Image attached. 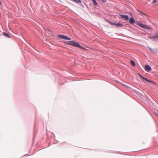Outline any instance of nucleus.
I'll list each match as a JSON object with an SVG mask.
<instances>
[{
    "instance_id": "nucleus-1",
    "label": "nucleus",
    "mask_w": 158,
    "mask_h": 158,
    "mask_svg": "<svg viewBox=\"0 0 158 158\" xmlns=\"http://www.w3.org/2000/svg\"><path fill=\"white\" fill-rule=\"evenodd\" d=\"M57 37L63 39H65L67 40H71V38L63 35H57Z\"/></svg>"
},
{
    "instance_id": "nucleus-2",
    "label": "nucleus",
    "mask_w": 158,
    "mask_h": 158,
    "mask_svg": "<svg viewBox=\"0 0 158 158\" xmlns=\"http://www.w3.org/2000/svg\"><path fill=\"white\" fill-rule=\"evenodd\" d=\"M138 24L139 26H140L141 27L143 28L146 29L148 30L151 29V27L145 25L141 23H139Z\"/></svg>"
},
{
    "instance_id": "nucleus-3",
    "label": "nucleus",
    "mask_w": 158,
    "mask_h": 158,
    "mask_svg": "<svg viewBox=\"0 0 158 158\" xmlns=\"http://www.w3.org/2000/svg\"><path fill=\"white\" fill-rule=\"evenodd\" d=\"M139 76L141 77V79H142V80L145 83H146V81H148L150 83H153L152 81L147 80L146 78L143 77L140 74H139Z\"/></svg>"
},
{
    "instance_id": "nucleus-4",
    "label": "nucleus",
    "mask_w": 158,
    "mask_h": 158,
    "mask_svg": "<svg viewBox=\"0 0 158 158\" xmlns=\"http://www.w3.org/2000/svg\"><path fill=\"white\" fill-rule=\"evenodd\" d=\"M145 69L147 71H150L151 69V67L148 65H147L145 66Z\"/></svg>"
},
{
    "instance_id": "nucleus-5",
    "label": "nucleus",
    "mask_w": 158,
    "mask_h": 158,
    "mask_svg": "<svg viewBox=\"0 0 158 158\" xmlns=\"http://www.w3.org/2000/svg\"><path fill=\"white\" fill-rule=\"evenodd\" d=\"M72 45L78 47L80 48H82V47L77 43H76L74 41H73V44H72Z\"/></svg>"
},
{
    "instance_id": "nucleus-6",
    "label": "nucleus",
    "mask_w": 158,
    "mask_h": 158,
    "mask_svg": "<svg viewBox=\"0 0 158 158\" xmlns=\"http://www.w3.org/2000/svg\"><path fill=\"white\" fill-rule=\"evenodd\" d=\"M120 16L123 18L124 19L126 20H128L129 19V17L127 15H121Z\"/></svg>"
},
{
    "instance_id": "nucleus-7",
    "label": "nucleus",
    "mask_w": 158,
    "mask_h": 158,
    "mask_svg": "<svg viewBox=\"0 0 158 158\" xmlns=\"http://www.w3.org/2000/svg\"><path fill=\"white\" fill-rule=\"evenodd\" d=\"M129 22L130 23L133 24L135 23V20L132 18H130Z\"/></svg>"
},
{
    "instance_id": "nucleus-8",
    "label": "nucleus",
    "mask_w": 158,
    "mask_h": 158,
    "mask_svg": "<svg viewBox=\"0 0 158 158\" xmlns=\"http://www.w3.org/2000/svg\"><path fill=\"white\" fill-rule=\"evenodd\" d=\"M130 63L131 64V65L133 66H135V62L133 60H131L130 61Z\"/></svg>"
},
{
    "instance_id": "nucleus-9",
    "label": "nucleus",
    "mask_w": 158,
    "mask_h": 158,
    "mask_svg": "<svg viewBox=\"0 0 158 158\" xmlns=\"http://www.w3.org/2000/svg\"><path fill=\"white\" fill-rule=\"evenodd\" d=\"M2 34L4 36H5L6 37H7L8 38L10 37V36L9 35L5 32H3Z\"/></svg>"
},
{
    "instance_id": "nucleus-10",
    "label": "nucleus",
    "mask_w": 158,
    "mask_h": 158,
    "mask_svg": "<svg viewBox=\"0 0 158 158\" xmlns=\"http://www.w3.org/2000/svg\"><path fill=\"white\" fill-rule=\"evenodd\" d=\"M73 41H70L67 42H66V43L69 45H72L73 44Z\"/></svg>"
},
{
    "instance_id": "nucleus-11",
    "label": "nucleus",
    "mask_w": 158,
    "mask_h": 158,
    "mask_svg": "<svg viewBox=\"0 0 158 158\" xmlns=\"http://www.w3.org/2000/svg\"><path fill=\"white\" fill-rule=\"evenodd\" d=\"M154 39L158 40V35H154Z\"/></svg>"
},
{
    "instance_id": "nucleus-12",
    "label": "nucleus",
    "mask_w": 158,
    "mask_h": 158,
    "mask_svg": "<svg viewBox=\"0 0 158 158\" xmlns=\"http://www.w3.org/2000/svg\"><path fill=\"white\" fill-rule=\"evenodd\" d=\"M115 25L117 26L118 27H122V25L120 23H118L117 24H115Z\"/></svg>"
},
{
    "instance_id": "nucleus-13",
    "label": "nucleus",
    "mask_w": 158,
    "mask_h": 158,
    "mask_svg": "<svg viewBox=\"0 0 158 158\" xmlns=\"http://www.w3.org/2000/svg\"><path fill=\"white\" fill-rule=\"evenodd\" d=\"M158 2V1L157 0H154L153 2H152V4H154L155 3L157 2Z\"/></svg>"
},
{
    "instance_id": "nucleus-14",
    "label": "nucleus",
    "mask_w": 158,
    "mask_h": 158,
    "mask_svg": "<svg viewBox=\"0 0 158 158\" xmlns=\"http://www.w3.org/2000/svg\"><path fill=\"white\" fill-rule=\"evenodd\" d=\"M92 1L95 6L97 5H98L97 3V2L95 0H92Z\"/></svg>"
},
{
    "instance_id": "nucleus-15",
    "label": "nucleus",
    "mask_w": 158,
    "mask_h": 158,
    "mask_svg": "<svg viewBox=\"0 0 158 158\" xmlns=\"http://www.w3.org/2000/svg\"><path fill=\"white\" fill-rule=\"evenodd\" d=\"M155 114L156 116H158V111H155Z\"/></svg>"
},
{
    "instance_id": "nucleus-16",
    "label": "nucleus",
    "mask_w": 158,
    "mask_h": 158,
    "mask_svg": "<svg viewBox=\"0 0 158 158\" xmlns=\"http://www.w3.org/2000/svg\"><path fill=\"white\" fill-rule=\"evenodd\" d=\"M108 22L111 25H115V23H112V22H111L110 21H108Z\"/></svg>"
},
{
    "instance_id": "nucleus-17",
    "label": "nucleus",
    "mask_w": 158,
    "mask_h": 158,
    "mask_svg": "<svg viewBox=\"0 0 158 158\" xmlns=\"http://www.w3.org/2000/svg\"><path fill=\"white\" fill-rule=\"evenodd\" d=\"M149 38L150 39H154V36H150Z\"/></svg>"
}]
</instances>
